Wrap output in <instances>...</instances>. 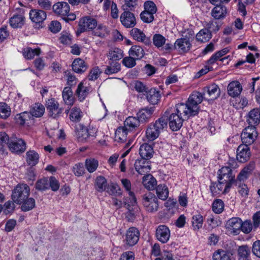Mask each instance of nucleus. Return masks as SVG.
Instances as JSON below:
<instances>
[{
	"label": "nucleus",
	"instance_id": "79ce46f5",
	"mask_svg": "<svg viewBox=\"0 0 260 260\" xmlns=\"http://www.w3.org/2000/svg\"><path fill=\"white\" fill-rule=\"evenodd\" d=\"M31 118L30 114L28 112L25 111L15 116L14 120L16 123L23 125L26 121L29 120Z\"/></svg>",
	"mask_w": 260,
	"mask_h": 260
},
{
	"label": "nucleus",
	"instance_id": "69168bd1",
	"mask_svg": "<svg viewBox=\"0 0 260 260\" xmlns=\"http://www.w3.org/2000/svg\"><path fill=\"white\" fill-rule=\"evenodd\" d=\"M72 171L76 176L80 177L83 176L85 173L83 164L81 162L75 164L73 167Z\"/></svg>",
	"mask_w": 260,
	"mask_h": 260
},
{
	"label": "nucleus",
	"instance_id": "e433bc0d",
	"mask_svg": "<svg viewBox=\"0 0 260 260\" xmlns=\"http://www.w3.org/2000/svg\"><path fill=\"white\" fill-rule=\"evenodd\" d=\"M226 13V8L224 6L217 5L212 10L211 15L216 19L224 18Z\"/></svg>",
	"mask_w": 260,
	"mask_h": 260
},
{
	"label": "nucleus",
	"instance_id": "774afa93",
	"mask_svg": "<svg viewBox=\"0 0 260 260\" xmlns=\"http://www.w3.org/2000/svg\"><path fill=\"white\" fill-rule=\"evenodd\" d=\"M253 226V225L250 220H245L244 222L241 221L240 231H242L245 234H248L252 231Z\"/></svg>",
	"mask_w": 260,
	"mask_h": 260
},
{
	"label": "nucleus",
	"instance_id": "423d86ee",
	"mask_svg": "<svg viewBox=\"0 0 260 260\" xmlns=\"http://www.w3.org/2000/svg\"><path fill=\"white\" fill-rule=\"evenodd\" d=\"M235 175L229 167H223L218 171V181L226 185L225 190L230 189L232 185L235 182Z\"/></svg>",
	"mask_w": 260,
	"mask_h": 260
},
{
	"label": "nucleus",
	"instance_id": "7ed1b4c3",
	"mask_svg": "<svg viewBox=\"0 0 260 260\" xmlns=\"http://www.w3.org/2000/svg\"><path fill=\"white\" fill-rule=\"evenodd\" d=\"M185 113L182 112H179L178 110V104L176 105L174 113H172L168 118V115L165 117L169 120V124L170 128L173 131L179 130L182 126L183 122L186 119L189 118L192 115H185ZM165 116V115L164 116Z\"/></svg>",
	"mask_w": 260,
	"mask_h": 260
},
{
	"label": "nucleus",
	"instance_id": "72a5a7b5",
	"mask_svg": "<svg viewBox=\"0 0 260 260\" xmlns=\"http://www.w3.org/2000/svg\"><path fill=\"white\" fill-rule=\"evenodd\" d=\"M121 69V65L118 61H110L107 66L104 72L107 75L117 73Z\"/></svg>",
	"mask_w": 260,
	"mask_h": 260
},
{
	"label": "nucleus",
	"instance_id": "bf43d9fd",
	"mask_svg": "<svg viewBox=\"0 0 260 260\" xmlns=\"http://www.w3.org/2000/svg\"><path fill=\"white\" fill-rule=\"evenodd\" d=\"M109 32L107 27L103 24H99L93 32L95 36L101 38H104Z\"/></svg>",
	"mask_w": 260,
	"mask_h": 260
},
{
	"label": "nucleus",
	"instance_id": "c756f323",
	"mask_svg": "<svg viewBox=\"0 0 260 260\" xmlns=\"http://www.w3.org/2000/svg\"><path fill=\"white\" fill-rule=\"evenodd\" d=\"M142 183L146 188L152 190L155 188L157 182L151 174H147L143 177Z\"/></svg>",
	"mask_w": 260,
	"mask_h": 260
},
{
	"label": "nucleus",
	"instance_id": "ea45409f",
	"mask_svg": "<svg viewBox=\"0 0 260 260\" xmlns=\"http://www.w3.org/2000/svg\"><path fill=\"white\" fill-rule=\"evenodd\" d=\"M83 114L81 110L77 107H73L70 110V119L74 122H79Z\"/></svg>",
	"mask_w": 260,
	"mask_h": 260
},
{
	"label": "nucleus",
	"instance_id": "39448f33",
	"mask_svg": "<svg viewBox=\"0 0 260 260\" xmlns=\"http://www.w3.org/2000/svg\"><path fill=\"white\" fill-rule=\"evenodd\" d=\"M54 12L61 17L66 21H73L76 19V15L70 13V6L67 2H58L53 6Z\"/></svg>",
	"mask_w": 260,
	"mask_h": 260
},
{
	"label": "nucleus",
	"instance_id": "052dcab7",
	"mask_svg": "<svg viewBox=\"0 0 260 260\" xmlns=\"http://www.w3.org/2000/svg\"><path fill=\"white\" fill-rule=\"evenodd\" d=\"M107 191L111 195L120 196L122 195V190L116 183L111 184L107 188Z\"/></svg>",
	"mask_w": 260,
	"mask_h": 260
},
{
	"label": "nucleus",
	"instance_id": "a211bd4d",
	"mask_svg": "<svg viewBox=\"0 0 260 260\" xmlns=\"http://www.w3.org/2000/svg\"><path fill=\"white\" fill-rule=\"evenodd\" d=\"M255 168V164L253 161L250 162L246 165L239 173L235 181L244 182L247 179L248 177L252 174Z\"/></svg>",
	"mask_w": 260,
	"mask_h": 260
},
{
	"label": "nucleus",
	"instance_id": "f704fd0d",
	"mask_svg": "<svg viewBox=\"0 0 260 260\" xmlns=\"http://www.w3.org/2000/svg\"><path fill=\"white\" fill-rule=\"evenodd\" d=\"M41 52V50L40 48L32 49L30 47H26L23 49L22 53L24 58L27 59H31L35 57V56H39Z\"/></svg>",
	"mask_w": 260,
	"mask_h": 260
},
{
	"label": "nucleus",
	"instance_id": "2eb2a0df",
	"mask_svg": "<svg viewBox=\"0 0 260 260\" xmlns=\"http://www.w3.org/2000/svg\"><path fill=\"white\" fill-rule=\"evenodd\" d=\"M242 220L239 217H233L229 219L225 224V228L231 234L237 235L240 232Z\"/></svg>",
	"mask_w": 260,
	"mask_h": 260
},
{
	"label": "nucleus",
	"instance_id": "6e6d98bb",
	"mask_svg": "<svg viewBox=\"0 0 260 260\" xmlns=\"http://www.w3.org/2000/svg\"><path fill=\"white\" fill-rule=\"evenodd\" d=\"M224 204L221 199H216L212 203V210L216 214H220L223 210Z\"/></svg>",
	"mask_w": 260,
	"mask_h": 260
},
{
	"label": "nucleus",
	"instance_id": "3c124183",
	"mask_svg": "<svg viewBox=\"0 0 260 260\" xmlns=\"http://www.w3.org/2000/svg\"><path fill=\"white\" fill-rule=\"evenodd\" d=\"M89 91V89L87 87H84L82 82L79 83L76 90V93L80 101L85 99Z\"/></svg>",
	"mask_w": 260,
	"mask_h": 260
},
{
	"label": "nucleus",
	"instance_id": "20e7f679",
	"mask_svg": "<svg viewBox=\"0 0 260 260\" xmlns=\"http://www.w3.org/2000/svg\"><path fill=\"white\" fill-rule=\"evenodd\" d=\"M30 194L29 186L24 183L17 184L12 191V199L16 204L21 205Z\"/></svg>",
	"mask_w": 260,
	"mask_h": 260
},
{
	"label": "nucleus",
	"instance_id": "393cba45",
	"mask_svg": "<svg viewBox=\"0 0 260 260\" xmlns=\"http://www.w3.org/2000/svg\"><path fill=\"white\" fill-rule=\"evenodd\" d=\"M73 70L78 74L84 73L88 69V65L84 60L77 58L74 60L72 64Z\"/></svg>",
	"mask_w": 260,
	"mask_h": 260
},
{
	"label": "nucleus",
	"instance_id": "58836bf2",
	"mask_svg": "<svg viewBox=\"0 0 260 260\" xmlns=\"http://www.w3.org/2000/svg\"><path fill=\"white\" fill-rule=\"evenodd\" d=\"M153 111V108L142 109L137 113V117L140 122H145L151 117Z\"/></svg>",
	"mask_w": 260,
	"mask_h": 260
},
{
	"label": "nucleus",
	"instance_id": "680f3d73",
	"mask_svg": "<svg viewBox=\"0 0 260 260\" xmlns=\"http://www.w3.org/2000/svg\"><path fill=\"white\" fill-rule=\"evenodd\" d=\"M13 201L6 202L3 206V213L6 214H11L15 210V205Z\"/></svg>",
	"mask_w": 260,
	"mask_h": 260
},
{
	"label": "nucleus",
	"instance_id": "0eeeda50",
	"mask_svg": "<svg viewBox=\"0 0 260 260\" xmlns=\"http://www.w3.org/2000/svg\"><path fill=\"white\" fill-rule=\"evenodd\" d=\"M75 133L78 141L85 142L90 137H95L96 131L94 128H87L83 125L78 124L75 127Z\"/></svg>",
	"mask_w": 260,
	"mask_h": 260
},
{
	"label": "nucleus",
	"instance_id": "6e6552de",
	"mask_svg": "<svg viewBox=\"0 0 260 260\" xmlns=\"http://www.w3.org/2000/svg\"><path fill=\"white\" fill-rule=\"evenodd\" d=\"M142 203L146 210L149 212H155L158 210V203L157 198L155 196L148 192L142 197Z\"/></svg>",
	"mask_w": 260,
	"mask_h": 260
},
{
	"label": "nucleus",
	"instance_id": "ddd939ff",
	"mask_svg": "<svg viewBox=\"0 0 260 260\" xmlns=\"http://www.w3.org/2000/svg\"><path fill=\"white\" fill-rule=\"evenodd\" d=\"M121 24L126 28H133L136 24L135 15L129 11H124L120 16Z\"/></svg>",
	"mask_w": 260,
	"mask_h": 260
},
{
	"label": "nucleus",
	"instance_id": "4d7b16f0",
	"mask_svg": "<svg viewBox=\"0 0 260 260\" xmlns=\"http://www.w3.org/2000/svg\"><path fill=\"white\" fill-rule=\"evenodd\" d=\"M213 260H231L228 252L223 250H218L213 255Z\"/></svg>",
	"mask_w": 260,
	"mask_h": 260
},
{
	"label": "nucleus",
	"instance_id": "aec40b11",
	"mask_svg": "<svg viewBox=\"0 0 260 260\" xmlns=\"http://www.w3.org/2000/svg\"><path fill=\"white\" fill-rule=\"evenodd\" d=\"M226 185L221 181L218 182L211 183L210 185V190L212 195L214 197L221 194H225L230 191V189L225 190Z\"/></svg>",
	"mask_w": 260,
	"mask_h": 260
},
{
	"label": "nucleus",
	"instance_id": "7c9ffc66",
	"mask_svg": "<svg viewBox=\"0 0 260 260\" xmlns=\"http://www.w3.org/2000/svg\"><path fill=\"white\" fill-rule=\"evenodd\" d=\"M147 93L148 101L152 105L157 104L160 98L159 91L155 88H151Z\"/></svg>",
	"mask_w": 260,
	"mask_h": 260
},
{
	"label": "nucleus",
	"instance_id": "c03bdc74",
	"mask_svg": "<svg viewBox=\"0 0 260 260\" xmlns=\"http://www.w3.org/2000/svg\"><path fill=\"white\" fill-rule=\"evenodd\" d=\"M129 54L136 59H140L144 56V51L140 46L135 45L131 47L129 51Z\"/></svg>",
	"mask_w": 260,
	"mask_h": 260
},
{
	"label": "nucleus",
	"instance_id": "5701e85b",
	"mask_svg": "<svg viewBox=\"0 0 260 260\" xmlns=\"http://www.w3.org/2000/svg\"><path fill=\"white\" fill-rule=\"evenodd\" d=\"M143 158L137 159L135 163V168L137 172L141 175H145L149 172L151 167L149 161Z\"/></svg>",
	"mask_w": 260,
	"mask_h": 260
},
{
	"label": "nucleus",
	"instance_id": "5fc2aeb1",
	"mask_svg": "<svg viewBox=\"0 0 260 260\" xmlns=\"http://www.w3.org/2000/svg\"><path fill=\"white\" fill-rule=\"evenodd\" d=\"M250 251L247 245L239 246L238 249V260L247 259L250 255Z\"/></svg>",
	"mask_w": 260,
	"mask_h": 260
},
{
	"label": "nucleus",
	"instance_id": "e2e57ef3",
	"mask_svg": "<svg viewBox=\"0 0 260 260\" xmlns=\"http://www.w3.org/2000/svg\"><path fill=\"white\" fill-rule=\"evenodd\" d=\"M155 13L148 12L146 11H142L140 14L141 20L145 23H149L152 22L154 19Z\"/></svg>",
	"mask_w": 260,
	"mask_h": 260
},
{
	"label": "nucleus",
	"instance_id": "9b49d317",
	"mask_svg": "<svg viewBox=\"0 0 260 260\" xmlns=\"http://www.w3.org/2000/svg\"><path fill=\"white\" fill-rule=\"evenodd\" d=\"M8 147L13 153H20L26 150V143L21 139L16 137H11L8 142Z\"/></svg>",
	"mask_w": 260,
	"mask_h": 260
},
{
	"label": "nucleus",
	"instance_id": "a878e982",
	"mask_svg": "<svg viewBox=\"0 0 260 260\" xmlns=\"http://www.w3.org/2000/svg\"><path fill=\"white\" fill-rule=\"evenodd\" d=\"M153 148L151 145L144 143L141 145L139 149V154L142 158L148 160L153 156Z\"/></svg>",
	"mask_w": 260,
	"mask_h": 260
},
{
	"label": "nucleus",
	"instance_id": "0e129e2a",
	"mask_svg": "<svg viewBox=\"0 0 260 260\" xmlns=\"http://www.w3.org/2000/svg\"><path fill=\"white\" fill-rule=\"evenodd\" d=\"M36 188L39 190H45L49 188L48 180L44 178L37 181L36 183Z\"/></svg>",
	"mask_w": 260,
	"mask_h": 260
},
{
	"label": "nucleus",
	"instance_id": "c85d7f7f",
	"mask_svg": "<svg viewBox=\"0 0 260 260\" xmlns=\"http://www.w3.org/2000/svg\"><path fill=\"white\" fill-rule=\"evenodd\" d=\"M62 96L64 103L68 105H72L74 103L73 92L70 87H65L62 92Z\"/></svg>",
	"mask_w": 260,
	"mask_h": 260
},
{
	"label": "nucleus",
	"instance_id": "bb28decb",
	"mask_svg": "<svg viewBox=\"0 0 260 260\" xmlns=\"http://www.w3.org/2000/svg\"><path fill=\"white\" fill-rule=\"evenodd\" d=\"M24 21L25 17L21 14H15L9 20L10 26L14 28L22 27Z\"/></svg>",
	"mask_w": 260,
	"mask_h": 260
},
{
	"label": "nucleus",
	"instance_id": "6ab92c4d",
	"mask_svg": "<svg viewBox=\"0 0 260 260\" xmlns=\"http://www.w3.org/2000/svg\"><path fill=\"white\" fill-rule=\"evenodd\" d=\"M204 95L206 96L208 95V100H214L217 99L220 93V89L218 85L213 84L204 88Z\"/></svg>",
	"mask_w": 260,
	"mask_h": 260
},
{
	"label": "nucleus",
	"instance_id": "a19ab883",
	"mask_svg": "<svg viewBox=\"0 0 260 260\" xmlns=\"http://www.w3.org/2000/svg\"><path fill=\"white\" fill-rule=\"evenodd\" d=\"M212 38L211 31L207 28L201 30L196 35V39L201 42H208Z\"/></svg>",
	"mask_w": 260,
	"mask_h": 260
},
{
	"label": "nucleus",
	"instance_id": "338daca9",
	"mask_svg": "<svg viewBox=\"0 0 260 260\" xmlns=\"http://www.w3.org/2000/svg\"><path fill=\"white\" fill-rule=\"evenodd\" d=\"M64 77L66 78L67 84L70 86H73L76 84L78 79L70 71H66L64 73Z\"/></svg>",
	"mask_w": 260,
	"mask_h": 260
},
{
	"label": "nucleus",
	"instance_id": "4c0bfd02",
	"mask_svg": "<svg viewBox=\"0 0 260 260\" xmlns=\"http://www.w3.org/2000/svg\"><path fill=\"white\" fill-rule=\"evenodd\" d=\"M39 159V154L34 150H29L26 153V160L29 166H35L38 162Z\"/></svg>",
	"mask_w": 260,
	"mask_h": 260
},
{
	"label": "nucleus",
	"instance_id": "c9c22d12",
	"mask_svg": "<svg viewBox=\"0 0 260 260\" xmlns=\"http://www.w3.org/2000/svg\"><path fill=\"white\" fill-rule=\"evenodd\" d=\"M123 56V51L119 48H114L111 49L107 55L110 61H117Z\"/></svg>",
	"mask_w": 260,
	"mask_h": 260
},
{
	"label": "nucleus",
	"instance_id": "864d4df0",
	"mask_svg": "<svg viewBox=\"0 0 260 260\" xmlns=\"http://www.w3.org/2000/svg\"><path fill=\"white\" fill-rule=\"evenodd\" d=\"M204 219L200 214L194 215L192 217V225L194 230H198L202 228Z\"/></svg>",
	"mask_w": 260,
	"mask_h": 260
},
{
	"label": "nucleus",
	"instance_id": "13d9d810",
	"mask_svg": "<svg viewBox=\"0 0 260 260\" xmlns=\"http://www.w3.org/2000/svg\"><path fill=\"white\" fill-rule=\"evenodd\" d=\"M11 108L5 103H0V118L6 119L11 114Z\"/></svg>",
	"mask_w": 260,
	"mask_h": 260
},
{
	"label": "nucleus",
	"instance_id": "f257e3e1",
	"mask_svg": "<svg viewBox=\"0 0 260 260\" xmlns=\"http://www.w3.org/2000/svg\"><path fill=\"white\" fill-rule=\"evenodd\" d=\"M203 99H208L204 96V93L194 91L190 94L185 104H178V110L185 113L186 116L189 115L194 116L198 114L200 110L199 105L201 103Z\"/></svg>",
	"mask_w": 260,
	"mask_h": 260
},
{
	"label": "nucleus",
	"instance_id": "49530a36",
	"mask_svg": "<svg viewBox=\"0 0 260 260\" xmlns=\"http://www.w3.org/2000/svg\"><path fill=\"white\" fill-rule=\"evenodd\" d=\"M156 192L158 198L162 200H166L168 197V188L164 184H159L156 187Z\"/></svg>",
	"mask_w": 260,
	"mask_h": 260
},
{
	"label": "nucleus",
	"instance_id": "1a4fd4ad",
	"mask_svg": "<svg viewBox=\"0 0 260 260\" xmlns=\"http://www.w3.org/2000/svg\"><path fill=\"white\" fill-rule=\"evenodd\" d=\"M257 133L254 126H249L245 128L241 134L242 145L248 146L251 145L256 140Z\"/></svg>",
	"mask_w": 260,
	"mask_h": 260
},
{
	"label": "nucleus",
	"instance_id": "a18cd8bd",
	"mask_svg": "<svg viewBox=\"0 0 260 260\" xmlns=\"http://www.w3.org/2000/svg\"><path fill=\"white\" fill-rule=\"evenodd\" d=\"M235 185L238 187V192L245 200L248 198L249 189L247 185L244 183H242L241 182L235 181Z\"/></svg>",
	"mask_w": 260,
	"mask_h": 260
},
{
	"label": "nucleus",
	"instance_id": "603ef678",
	"mask_svg": "<svg viewBox=\"0 0 260 260\" xmlns=\"http://www.w3.org/2000/svg\"><path fill=\"white\" fill-rule=\"evenodd\" d=\"M128 130L124 127L118 128L115 132V139L118 142H123L127 138Z\"/></svg>",
	"mask_w": 260,
	"mask_h": 260
},
{
	"label": "nucleus",
	"instance_id": "473e14b6",
	"mask_svg": "<svg viewBox=\"0 0 260 260\" xmlns=\"http://www.w3.org/2000/svg\"><path fill=\"white\" fill-rule=\"evenodd\" d=\"M45 112L44 106L40 103H35L33 105L29 112L30 114V116H34L36 117H42Z\"/></svg>",
	"mask_w": 260,
	"mask_h": 260
},
{
	"label": "nucleus",
	"instance_id": "2f4dec72",
	"mask_svg": "<svg viewBox=\"0 0 260 260\" xmlns=\"http://www.w3.org/2000/svg\"><path fill=\"white\" fill-rule=\"evenodd\" d=\"M140 120L138 117L129 116L124 121V127L128 131H132L138 127L140 125Z\"/></svg>",
	"mask_w": 260,
	"mask_h": 260
},
{
	"label": "nucleus",
	"instance_id": "cd10ccee",
	"mask_svg": "<svg viewBox=\"0 0 260 260\" xmlns=\"http://www.w3.org/2000/svg\"><path fill=\"white\" fill-rule=\"evenodd\" d=\"M250 126L257 125L260 122V111L257 108L251 110L248 114L247 120Z\"/></svg>",
	"mask_w": 260,
	"mask_h": 260
},
{
	"label": "nucleus",
	"instance_id": "f8f14e48",
	"mask_svg": "<svg viewBox=\"0 0 260 260\" xmlns=\"http://www.w3.org/2000/svg\"><path fill=\"white\" fill-rule=\"evenodd\" d=\"M96 25L97 21L95 19L86 16L80 19L78 31L80 33L89 31L95 28Z\"/></svg>",
	"mask_w": 260,
	"mask_h": 260
},
{
	"label": "nucleus",
	"instance_id": "8fccbe9b",
	"mask_svg": "<svg viewBox=\"0 0 260 260\" xmlns=\"http://www.w3.org/2000/svg\"><path fill=\"white\" fill-rule=\"evenodd\" d=\"M107 186V182L106 179L103 176H98L95 182V189L99 192H103L106 190Z\"/></svg>",
	"mask_w": 260,
	"mask_h": 260
},
{
	"label": "nucleus",
	"instance_id": "412c9836",
	"mask_svg": "<svg viewBox=\"0 0 260 260\" xmlns=\"http://www.w3.org/2000/svg\"><path fill=\"white\" fill-rule=\"evenodd\" d=\"M29 15L31 21L37 24L43 22L46 18L45 12L41 10L32 9L29 11Z\"/></svg>",
	"mask_w": 260,
	"mask_h": 260
},
{
	"label": "nucleus",
	"instance_id": "de8ad7c7",
	"mask_svg": "<svg viewBox=\"0 0 260 260\" xmlns=\"http://www.w3.org/2000/svg\"><path fill=\"white\" fill-rule=\"evenodd\" d=\"M131 35L135 40L138 41L146 43L148 41L143 32L138 28H133L131 30Z\"/></svg>",
	"mask_w": 260,
	"mask_h": 260
},
{
	"label": "nucleus",
	"instance_id": "09e8293b",
	"mask_svg": "<svg viewBox=\"0 0 260 260\" xmlns=\"http://www.w3.org/2000/svg\"><path fill=\"white\" fill-rule=\"evenodd\" d=\"M85 166L89 173H93L96 170L99 166V161L95 158H87L85 160Z\"/></svg>",
	"mask_w": 260,
	"mask_h": 260
},
{
	"label": "nucleus",
	"instance_id": "f03ea898",
	"mask_svg": "<svg viewBox=\"0 0 260 260\" xmlns=\"http://www.w3.org/2000/svg\"><path fill=\"white\" fill-rule=\"evenodd\" d=\"M168 119L165 116L158 118L155 123L150 124L146 131V137L148 141L157 138L163 129L167 127Z\"/></svg>",
	"mask_w": 260,
	"mask_h": 260
},
{
	"label": "nucleus",
	"instance_id": "4468645a",
	"mask_svg": "<svg viewBox=\"0 0 260 260\" xmlns=\"http://www.w3.org/2000/svg\"><path fill=\"white\" fill-rule=\"evenodd\" d=\"M139 237V230L135 227H131L125 234V243L129 246H134L138 242Z\"/></svg>",
	"mask_w": 260,
	"mask_h": 260
},
{
	"label": "nucleus",
	"instance_id": "f3484780",
	"mask_svg": "<svg viewBox=\"0 0 260 260\" xmlns=\"http://www.w3.org/2000/svg\"><path fill=\"white\" fill-rule=\"evenodd\" d=\"M157 239L162 243H167L170 237V231L168 227L165 225H160L156 230Z\"/></svg>",
	"mask_w": 260,
	"mask_h": 260
},
{
	"label": "nucleus",
	"instance_id": "dca6fc26",
	"mask_svg": "<svg viewBox=\"0 0 260 260\" xmlns=\"http://www.w3.org/2000/svg\"><path fill=\"white\" fill-rule=\"evenodd\" d=\"M250 156V151L248 146L242 144L240 145L237 149L236 158L240 162L248 161Z\"/></svg>",
	"mask_w": 260,
	"mask_h": 260
},
{
	"label": "nucleus",
	"instance_id": "37998d69",
	"mask_svg": "<svg viewBox=\"0 0 260 260\" xmlns=\"http://www.w3.org/2000/svg\"><path fill=\"white\" fill-rule=\"evenodd\" d=\"M21 209L22 211L27 212L33 209L36 206L35 200L32 198L27 197L21 203Z\"/></svg>",
	"mask_w": 260,
	"mask_h": 260
},
{
	"label": "nucleus",
	"instance_id": "9d476101",
	"mask_svg": "<svg viewBox=\"0 0 260 260\" xmlns=\"http://www.w3.org/2000/svg\"><path fill=\"white\" fill-rule=\"evenodd\" d=\"M46 109L49 117L56 118L59 117L63 109L59 106L58 102L54 98L48 99L46 103Z\"/></svg>",
	"mask_w": 260,
	"mask_h": 260
},
{
	"label": "nucleus",
	"instance_id": "b1692460",
	"mask_svg": "<svg viewBox=\"0 0 260 260\" xmlns=\"http://www.w3.org/2000/svg\"><path fill=\"white\" fill-rule=\"evenodd\" d=\"M228 94L233 98L238 96L242 90V87L239 81H234L229 83L228 86Z\"/></svg>",
	"mask_w": 260,
	"mask_h": 260
},
{
	"label": "nucleus",
	"instance_id": "4be33fe9",
	"mask_svg": "<svg viewBox=\"0 0 260 260\" xmlns=\"http://www.w3.org/2000/svg\"><path fill=\"white\" fill-rule=\"evenodd\" d=\"M191 46L190 41L187 37L177 39L175 43V48L181 53H185L188 51Z\"/></svg>",
	"mask_w": 260,
	"mask_h": 260
}]
</instances>
